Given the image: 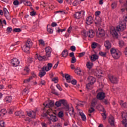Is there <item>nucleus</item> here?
<instances>
[{
	"label": "nucleus",
	"instance_id": "774afa93",
	"mask_svg": "<svg viewBox=\"0 0 127 127\" xmlns=\"http://www.w3.org/2000/svg\"><path fill=\"white\" fill-rule=\"evenodd\" d=\"M57 88L60 90V91H62V88H61V87L60 86V85L59 84H57Z\"/></svg>",
	"mask_w": 127,
	"mask_h": 127
},
{
	"label": "nucleus",
	"instance_id": "423d86ee",
	"mask_svg": "<svg viewBox=\"0 0 127 127\" xmlns=\"http://www.w3.org/2000/svg\"><path fill=\"white\" fill-rule=\"evenodd\" d=\"M82 35H83L84 37H87V36H88L90 38H93L94 36H95V33H94L93 30H88L87 32L83 31Z\"/></svg>",
	"mask_w": 127,
	"mask_h": 127
},
{
	"label": "nucleus",
	"instance_id": "f257e3e1",
	"mask_svg": "<svg viewBox=\"0 0 127 127\" xmlns=\"http://www.w3.org/2000/svg\"><path fill=\"white\" fill-rule=\"evenodd\" d=\"M46 55L45 56H38V59L39 61H42V60H47L48 58L51 56V52H52V49L50 47H48L45 48Z\"/></svg>",
	"mask_w": 127,
	"mask_h": 127
},
{
	"label": "nucleus",
	"instance_id": "a18cd8bd",
	"mask_svg": "<svg viewBox=\"0 0 127 127\" xmlns=\"http://www.w3.org/2000/svg\"><path fill=\"white\" fill-rule=\"evenodd\" d=\"M70 83H71L72 85H76L77 84V80H76V79H73L71 81L70 80Z\"/></svg>",
	"mask_w": 127,
	"mask_h": 127
},
{
	"label": "nucleus",
	"instance_id": "052dcab7",
	"mask_svg": "<svg viewBox=\"0 0 127 127\" xmlns=\"http://www.w3.org/2000/svg\"><path fill=\"white\" fill-rule=\"evenodd\" d=\"M36 14V12L34 11H33L30 12V15H31V16H34V15H35Z\"/></svg>",
	"mask_w": 127,
	"mask_h": 127
},
{
	"label": "nucleus",
	"instance_id": "a19ab883",
	"mask_svg": "<svg viewBox=\"0 0 127 127\" xmlns=\"http://www.w3.org/2000/svg\"><path fill=\"white\" fill-rule=\"evenodd\" d=\"M112 8L113 9L116 8L117 7V2H114L113 3H112Z\"/></svg>",
	"mask_w": 127,
	"mask_h": 127
},
{
	"label": "nucleus",
	"instance_id": "473e14b6",
	"mask_svg": "<svg viewBox=\"0 0 127 127\" xmlns=\"http://www.w3.org/2000/svg\"><path fill=\"white\" fill-rule=\"evenodd\" d=\"M49 25H47V30L48 31V32L50 33V34L53 33V29H52V28H49Z\"/></svg>",
	"mask_w": 127,
	"mask_h": 127
},
{
	"label": "nucleus",
	"instance_id": "9b49d317",
	"mask_svg": "<svg viewBox=\"0 0 127 127\" xmlns=\"http://www.w3.org/2000/svg\"><path fill=\"white\" fill-rule=\"evenodd\" d=\"M106 97V94L103 92H100L98 93L97 95V98L98 100H104Z\"/></svg>",
	"mask_w": 127,
	"mask_h": 127
},
{
	"label": "nucleus",
	"instance_id": "9d476101",
	"mask_svg": "<svg viewBox=\"0 0 127 127\" xmlns=\"http://www.w3.org/2000/svg\"><path fill=\"white\" fill-rule=\"evenodd\" d=\"M41 69V70H40V72L39 73V76L40 78H42V77H44V76H45L46 74V72L45 71L46 70V65L44 66Z\"/></svg>",
	"mask_w": 127,
	"mask_h": 127
},
{
	"label": "nucleus",
	"instance_id": "1a4fd4ad",
	"mask_svg": "<svg viewBox=\"0 0 127 127\" xmlns=\"http://www.w3.org/2000/svg\"><path fill=\"white\" fill-rule=\"evenodd\" d=\"M54 106V102L51 101L49 103V104H46V106H45V107L43 108V110L46 111V109H47L48 108V109H47V111L48 110H51V111H52V109H51V108Z\"/></svg>",
	"mask_w": 127,
	"mask_h": 127
},
{
	"label": "nucleus",
	"instance_id": "58836bf2",
	"mask_svg": "<svg viewBox=\"0 0 127 127\" xmlns=\"http://www.w3.org/2000/svg\"><path fill=\"white\" fill-rule=\"evenodd\" d=\"M76 61H77V60H76V58L75 57L71 58V63L74 64V63H76Z\"/></svg>",
	"mask_w": 127,
	"mask_h": 127
},
{
	"label": "nucleus",
	"instance_id": "b1692460",
	"mask_svg": "<svg viewBox=\"0 0 127 127\" xmlns=\"http://www.w3.org/2000/svg\"><path fill=\"white\" fill-rule=\"evenodd\" d=\"M64 78L66 79L67 83H71V75L68 74H66L65 75Z\"/></svg>",
	"mask_w": 127,
	"mask_h": 127
},
{
	"label": "nucleus",
	"instance_id": "864d4df0",
	"mask_svg": "<svg viewBox=\"0 0 127 127\" xmlns=\"http://www.w3.org/2000/svg\"><path fill=\"white\" fill-rule=\"evenodd\" d=\"M89 113H90V114H92V113H93V112H95V109L94 108H90L88 110Z\"/></svg>",
	"mask_w": 127,
	"mask_h": 127
},
{
	"label": "nucleus",
	"instance_id": "cd10ccee",
	"mask_svg": "<svg viewBox=\"0 0 127 127\" xmlns=\"http://www.w3.org/2000/svg\"><path fill=\"white\" fill-rule=\"evenodd\" d=\"M90 58L92 61H96V60H97V59H99V56L94 54L91 56Z\"/></svg>",
	"mask_w": 127,
	"mask_h": 127
},
{
	"label": "nucleus",
	"instance_id": "0eeeda50",
	"mask_svg": "<svg viewBox=\"0 0 127 127\" xmlns=\"http://www.w3.org/2000/svg\"><path fill=\"white\" fill-rule=\"evenodd\" d=\"M126 27V22H125V21H122L119 22V26H117L116 28L117 31H120V30L124 31Z\"/></svg>",
	"mask_w": 127,
	"mask_h": 127
},
{
	"label": "nucleus",
	"instance_id": "4d7b16f0",
	"mask_svg": "<svg viewBox=\"0 0 127 127\" xmlns=\"http://www.w3.org/2000/svg\"><path fill=\"white\" fill-rule=\"evenodd\" d=\"M103 103H104L105 105H109V104H110V102L108 101V99H104L103 100Z\"/></svg>",
	"mask_w": 127,
	"mask_h": 127
},
{
	"label": "nucleus",
	"instance_id": "a211bd4d",
	"mask_svg": "<svg viewBox=\"0 0 127 127\" xmlns=\"http://www.w3.org/2000/svg\"><path fill=\"white\" fill-rule=\"evenodd\" d=\"M94 22L96 25H100L101 23H102V18H101V17L99 16L96 17L94 21Z\"/></svg>",
	"mask_w": 127,
	"mask_h": 127
},
{
	"label": "nucleus",
	"instance_id": "5fc2aeb1",
	"mask_svg": "<svg viewBox=\"0 0 127 127\" xmlns=\"http://www.w3.org/2000/svg\"><path fill=\"white\" fill-rule=\"evenodd\" d=\"M95 107H96V103H95V102L92 103L90 105V108L94 109V108H95Z\"/></svg>",
	"mask_w": 127,
	"mask_h": 127
},
{
	"label": "nucleus",
	"instance_id": "dca6fc26",
	"mask_svg": "<svg viewBox=\"0 0 127 127\" xmlns=\"http://www.w3.org/2000/svg\"><path fill=\"white\" fill-rule=\"evenodd\" d=\"M109 123L111 127H115V118L113 116H111L109 119Z\"/></svg>",
	"mask_w": 127,
	"mask_h": 127
},
{
	"label": "nucleus",
	"instance_id": "7c9ffc66",
	"mask_svg": "<svg viewBox=\"0 0 127 127\" xmlns=\"http://www.w3.org/2000/svg\"><path fill=\"white\" fill-rule=\"evenodd\" d=\"M5 100L6 102H8V103H11L12 98H11V96H7L6 97Z\"/></svg>",
	"mask_w": 127,
	"mask_h": 127
},
{
	"label": "nucleus",
	"instance_id": "5701e85b",
	"mask_svg": "<svg viewBox=\"0 0 127 127\" xmlns=\"http://www.w3.org/2000/svg\"><path fill=\"white\" fill-rule=\"evenodd\" d=\"M3 12L6 18H8V17H9V12H8V11H7V9L5 8H3Z\"/></svg>",
	"mask_w": 127,
	"mask_h": 127
},
{
	"label": "nucleus",
	"instance_id": "6e6552de",
	"mask_svg": "<svg viewBox=\"0 0 127 127\" xmlns=\"http://www.w3.org/2000/svg\"><path fill=\"white\" fill-rule=\"evenodd\" d=\"M96 36L97 37H103L105 36V31L104 29L99 28L96 32Z\"/></svg>",
	"mask_w": 127,
	"mask_h": 127
},
{
	"label": "nucleus",
	"instance_id": "393cba45",
	"mask_svg": "<svg viewBox=\"0 0 127 127\" xmlns=\"http://www.w3.org/2000/svg\"><path fill=\"white\" fill-rule=\"evenodd\" d=\"M74 72L77 75H79L80 76H81V75H82V73H81L82 72V70H81V68H80V67H77L75 69Z\"/></svg>",
	"mask_w": 127,
	"mask_h": 127
},
{
	"label": "nucleus",
	"instance_id": "ea45409f",
	"mask_svg": "<svg viewBox=\"0 0 127 127\" xmlns=\"http://www.w3.org/2000/svg\"><path fill=\"white\" fill-rule=\"evenodd\" d=\"M52 81H53V82H55V83H58V77H56L54 78H52Z\"/></svg>",
	"mask_w": 127,
	"mask_h": 127
},
{
	"label": "nucleus",
	"instance_id": "09e8293b",
	"mask_svg": "<svg viewBox=\"0 0 127 127\" xmlns=\"http://www.w3.org/2000/svg\"><path fill=\"white\" fill-rule=\"evenodd\" d=\"M39 42L40 44H41L42 45H45V43L44 42V41H43V40L42 39L39 40Z\"/></svg>",
	"mask_w": 127,
	"mask_h": 127
},
{
	"label": "nucleus",
	"instance_id": "4be33fe9",
	"mask_svg": "<svg viewBox=\"0 0 127 127\" xmlns=\"http://www.w3.org/2000/svg\"><path fill=\"white\" fill-rule=\"evenodd\" d=\"M120 104V106H121L122 108H124V109H127V102H124L123 100H121Z\"/></svg>",
	"mask_w": 127,
	"mask_h": 127
},
{
	"label": "nucleus",
	"instance_id": "bf43d9fd",
	"mask_svg": "<svg viewBox=\"0 0 127 127\" xmlns=\"http://www.w3.org/2000/svg\"><path fill=\"white\" fill-rule=\"evenodd\" d=\"M39 85H40V86H43V85H45V81H44V80L41 81Z\"/></svg>",
	"mask_w": 127,
	"mask_h": 127
},
{
	"label": "nucleus",
	"instance_id": "c756f323",
	"mask_svg": "<svg viewBox=\"0 0 127 127\" xmlns=\"http://www.w3.org/2000/svg\"><path fill=\"white\" fill-rule=\"evenodd\" d=\"M100 47V45H99V44L95 42L93 43L91 45V47L92 49H95V48H96V47Z\"/></svg>",
	"mask_w": 127,
	"mask_h": 127
},
{
	"label": "nucleus",
	"instance_id": "6ab92c4d",
	"mask_svg": "<svg viewBox=\"0 0 127 127\" xmlns=\"http://www.w3.org/2000/svg\"><path fill=\"white\" fill-rule=\"evenodd\" d=\"M27 114L29 117H30V118H32V119H35V117L36 116V113L33 111H29L27 112Z\"/></svg>",
	"mask_w": 127,
	"mask_h": 127
},
{
	"label": "nucleus",
	"instance_id": "f704fd0d",
	"mask_svg": "<svg viewBox=\"0 0 127 127\" xmlns=\"http://www.w3.org/2000/svg\"><path fill=\"white\" fill-rule=\"evenodd\" d=\"M99 55L100 56H102V57H106L107 56V53L105 52H100L99 53Z\"/></svg>",
	"mask_w": 127,
	"mask_h": 127
},
{
	"label": "nucleus",
	"instance_id": "8fccbe9b",
	"mask_svg": "<svg viewBox=\"0 0 127 127\" xmlns=\"http://www.w3.org/2000/svg\"><path fill=\"white\" fill-rule=\"evenodd\" d=\"M72 110V111H71V110H70V108H69V110H67V111H69V114L70 115H73V114H74V109L73 108V107H71Z\"/></svg>",
	"mask_w": 127,
	"mask_h": 127
},
{
	"label": "nucleus",
	"instance_id": "603ef678",
	"mask_svg": "<svg viewBox=\"0 0 127 127\" xmlns=\"http://www.w3.org/2000/svg\"><path fill=\"white\" fill-rule=\"evenodd\" d=\"M26 3L27 4V5L28 6H32V4L31 3V2H30V1H27L26 2Z\"/></svg>",
	"mask_w": 127,
	"mask_h": 127
},
{
	"label": "nucleus",
	"instance_id": "f03ea898",
	"mask_svg": "<svg viewBox=\"0 0 127 127\" xmlns=\"http://www.w3.org/2000/svg\"><path fill=\"white\" fill-rule=\"evenodd\" d=\"M33 45V43L31 41L30 39H28L26 42L25 44L22 47V49L24 52L25 53H29V50Z\"/></svg>",
	"mask_w": 127,
	"mask_h": 127
},
{
	"label": "nucleus",
	"instance_id": "7ed1b4c3",
	"mask_svg": "<svg viewBox=\"0 0 127 127\" xmlns=\"http://www.w3.org/2000/svg\"><path fill=\"white\" fill-rule=\"evenodd\" d=\"M50 116V117H47L48 120L53 122V123H56L58 121V119L56 116H54L52 114V111L51 110H48L45 113H44V117H47Z\"/></svg>",
	"mask_w": 127,
	"mask_h": 127
},
{
	"label": "nucleus",
	"instance_id": "6e6d98bb",
	"mask_svg": "<svg viewBox=\"0 0 127 127\" xmlns=\"http://www.w3.org/2000/svg\"><path fill=\"white\" fill-rule=\"evenodd\" d=\"M85 55V52L80 53L79 54L78 57L81 58V57H83Z\"/></svg>",
	"mask_w": 127,
	"mask_h": 127
},
{
	"label": "nucleus",
	"instance_id": "a878e982",
	"mask_svg": "<svg viewBox=\"0 0 127 127\" xmlns=\"http://www.w3.org/2000/svg\"><path fill=\"white\" fill-rule=\"evenodd\" d=\"M53 64L52 63H49L47 64V66H46V71L47 72H48V71L51 70V68H52Z\"/></svg>",
	"mask_w": 127,
	"mask_h": 127
},
{
	"label": "nucleus",
	"instance_id": "de8ad7c7",
	"mask_svg": "<svg viewBox=\"0 0 127 127\" xmlns=\"http://www.w3.org/2000/svg\"><path fill=\"white\" fill-rule=\"evenodd\" d=\"M14 5H18L19 4V1H18L17 0H15L13 2Z\"/></svg>",
	"mask_w": 127,
	"mask_h": 127
},
{
	"label": "nucleus",
	"instance_id": "ddd939ff",
	"mask_svg": "<svg viewBox=\"0 0 127 127\" xmlns=\"http://www.w3.org/2000/svg\"><path fill=\"white\" fill-rule=\"evenodd\" d=\"M83 14H84V12H83V11L76 12L74 14V17H75V18H76L77 19H79L80 18H81V17H82V16H83Z\"/></svg>",
	"mask_w": 127,
	"mask_h": 127
},
{
	"label": "nucleus",
	"instance_id": "338daca9",
	"mask_svg": "<svg viewBox=\"0 0 127 127\" xmlns=\"http://www.w3.org/2000/svg\"><path fill=\"white\" fill-rule=\"evenodd\" d=\"M92 84H91V83H88L87 84H86V88L87 89H88V90L91 89V88H90V87H91Z\"/></svg>",
	"mask_w": 127,
	"mask_h": 127
},
{
	"label": "nucleus",
	"instance_id": "37998d69",
	"mask_svg": "<svg viewBox=\"0 0 127 127\" xmlns=\"http://www.w3.org/2000/svg\"><path fill=\"white\" fill-rule=\"evenodd\" d=\"M15 116H17V117H18L19 116H21L22 114H21V112L20 111H17L15 113Z\"/></svg>",
	"mask_w": 127,
	"mask_h": 127
},
{
	"label": "nucleus",
	"instance_id": "39448f33",
	"mask_svg": "<svg viewBox=\"0 0 127 127\" xmlns=\"http://www.w3.org/2000/svg\"><path fill=\"white\" fill-rule=\"evenodd\" d=\"M110 52L112 57L115 59H119V58H120L121 53L119 52V50H117L116 49L112 48L110 50Z\"/></svg>",
	"mask_w": 127,
	"mask_h": 127
},
{
	"label": "nucleus",
	"instance_id": "72a5a7b5",
	"mask_svg": "<svg viewBox=\"0 0 127 127\" xmlns=\"http://www.w3.org/2000/svg\"><path fill=\"white\" fill-rule=\"evenodd\" d=\"M51 93L52 94H54V95H56V96H59V93L58 92H56L55 89L53 88L51 91Z\"/></svg>",
	"mask_w": 127,
	"mask_h": 127
},
{
	"label": "nucleus",
	"instance_id": "4468645a",
	"mask_svg": "<svg viewBox=\"0 0 127 127\" xmlns=\"http://www.w3.org/2000/svg\"><path fill=\"white\" fill-rule=\"evenodd\" d=\"M11 63L13 67H17L19 65V61L18 59L14 58L12 60Z\"/></svg>",
	"mask_w": 127,
	"mask_h": 127
},
{
	"label": "nucleus",
	"instance_id": "c85d7f7f",
	"mask_svg": "<svg viewBox=\"0 0 127 127\" xmlns=\"http://www.w3.org/2000/svg\"><path fill=\"white\" fill-rule=\"evenodd\" d=\"M79 115L80 116V117H81V119L82 121H83L84 122H86V116H85L83 114V113L82 112H79Z\"/></svg>",
	"mask_w": 127,
	"mask_h": 127
},
{
	"label": "nucleus",
	"instance_id": "f3484780",
	"mask_svg": "<svg viewBox=\"0 0 127 127\" xmlns=\"http://www.w3.org/2000/svg\"><path fill=\"white\" fill-rule=\"evenodd\" d=\"M86 24H87L88 25L92 24V23H93V22L94 21V20L93 19V17L92 16H89L86 18Z\"/></svg>",
	"mask_w": 127,
	"mask_h": 127
},
{
	"label": "nucleus",
	"instance_id": "4c0bfd02",
	"mask_svg": "<svg viewBox=\"0 0 127 127\" xmlns=\"http://www.w3.org/2000/svg\"><path fill=\"white\" fill-rule=\"evenodd\" d=\"M21 29L20 28H14L13 30V32H20Z\"/></svg>",
	"mask_w": 127,
	"mask_h": 127
},
{
	"label": "nucleus",
	"instance_id": "bb28decb",
	"mask_svg": "<svg viewBox=\"0 0 127 127\" xmlns=\"http://www.w3.org/2000/svg\"><path fill=\"white\" fill-rule=\"evenodd\" d=\"M62 57H64V58H66L67 56H68V50H64L63 51V52L62 53Z\"/></svg>",
	"mask_w": 127,
	"mask_h": 127
},
{
	"label": "nucleus",
	"instance_id": "aec40b11",
	"mask_svg": "<svg viewBox=\"0 0 127 127\" xmlns=\"http://www.w3.org/2000/svg\"><path fill=\"white\" fill-rule=\"evenodd\" d=\"M87 79L90 84L91 85H93V84L96 82V79H95L93 76H89Z\"/></svg>",
	"mask_w": 127,
	"mask_h": 127
},
{
	"label": "nucleus",
	"instance_id": "20e7f679",
	"mask_svg": "<svg viewBox=\"0 0 127 127\" xmlns=\"http://www.w3.org/2000/svg\"><path fill=\"white\" fill-rule=\"evenodd\" d=\"M61 105H63L65 107V111H69V104L67 102V101L65 99H61L55 103V106L58 108L61 107Z\"/></svg>",
	"mask_w": 127,
	"mask_h": 127
},
{
	"label": "nucleus",
	"instance_id": "e2e57ef3",
	"mask_svg": "<svg viewBox=\"0 0 127 127\" xmlns=\"http://www.w3.org/2000/svg\"><path fill=\"white\" fill-rule=\"evenodd\" d=\"M0 126L1 127H4V122L0 121Z\"/></svg>",
	"mask_w": 127,
	"mask_h": 127
},
{
	"label": "nucleus",
	"instance_id": "680f3d73",
	"mask_svg": "<svg viewBox=\"0 0 127 127\" xmlns=\"http://www.w3.org/2000/svg\"><path fill=\"white\" fill-rule=\"evenodd\" d=\"M58 64H59V61L57 62V63L55 64L54 66H53V69H56L58 66Z\"/></svg>",
	"mask_w": 127,
	"mask_h": 127
},
{
	"label": "nucleus",
	"instance_id": "f8f14e48",
	"mask_svg": "<svg viewBox=\"0 0 127 127\" xmlns=\"http://www.w3.org/2000/svg\"><path fill=\"white\" fill-rule=\"evenodd\" d=\"M109 78L111 83H113V84H117L118 80L117 77L113 75H110L109 76Z\"/></svg>",
	"mask_w": 127,
	"mask_h": 127
},
{
	"label": "nucleus",
	"instance_id": "412c9836",
	"mask_svg": "<svg viewBox=\"0 0 127 127\" xmlns=\"http://www.w3.org/2000/svg\"><path fill=\"white\" fill-rule=\"evenodd\" d=\"M104 45L105 47L107 48V49H110V48L112 47L111 43H110V41H106L104 43Z\"/></svg>",
	"mask_w": 127,
	"mask_h": 127
},
{
	"label": "nucleus",
	"instance_id": "c9c22d12",
	"mask_svg": "<svg viewBox=\"0 0 127 127\" xmlns=\"http://www.w3.org/2000/svg\"><path fill=\"white\" fill-rule=\"evenodd\" d=\"M58 117L59 118H63V117H64V113H63V112L61 111L58 114Z\"/></svg>",
	"mask_w": 127,
	"mask_h": 127
},
{
	"label": "nucleus",
	"instance_id": "c03bdc74",
	"mask_svg": "<svg viewBox=\"0 0 127 127\" xmlns=\"http://www.w3.org/2000/svg\"><path fill=\"white\" fill-rule=\"evenodd\" d=\"M6 31L9 33H10L11 32V31H12V28L10 27H8L7 28Z\"/></svg>",
	"mask_w": 127,
	"mask_h": 127
},
{
	"label": "nucleus",
	"instance_id": "e433bc0d",
	"mask_svg": "<svg viewBox=\"0 0 127 127\" xmlns=\"http://www.w3.org/2000/svg\"><path fill=\"white\" fill-rule=\"evenodd\" d=\"M4 112H5V109L1 110L0 112V116H2V115L3 116H4L6 114V113H4Z\"/></svg>",
	"mask_w": 127,
	"mask_h": 127
},
{
	"label": "nucleus",
	"instance_id": "2f4dec72",
	"mask_svg": "<svg viewBox=\"0 0 127 127\" xmlns=\"http://www.w3.org/2000/svg\"><path fill=\"white\" fill-rule=\"evenodd\" d=\"M96 73L98 76H101L102 74H103V71L101 69H97L96 71Z\"/></svg>",
	"mask_w": 127,
	"mask_h": 127
},
{
	"label": "nucleus",
	"instance_id": "69168bd1",
	"mask_svg": "<svg viewBox=\"0 0 127 127\" xmlns=\"http://www.w3.org/2000/svg\"><path fill=\"white\" fill-rule=\"evenodd\" d=\"M29 82H30V79L28 78L24 80L23 83H29Z\"/></svg>",
	"mask_w": 127,
	"mask_h": 127
},
{
	"label": "nucleus",
	"instance_id": "79ce46f5",
	"mask_svg": "<svg viewBox=\"0 0 127 127\" xmlns=\"http://www.w3.org/2000/svg\"><path fill=\"white\" fill-rule=\"evenodd\" d=\"M70 49L71 51L74 52V51H76V47H75L74 46H72L70 47Z\"/></svg>",
	"mask_w": 127,
	"mask_h": 127
},
{
	"label": "nucleus",
	"instance_id": "13d9d810",
	"mask_svg": "<svg viewBox=\"0 0 127 127\" xmlns=\"http://www.w3.org/2000/svg\"><path fill=\"white\" fill-rule=\"evenodd\" d=\"M101 115L103 117V120H106V119H107V115H106V113H103Z\"/></svg>",
	"mask_w": 127,
	"mask_h": 127
},
{
	"label": "nucleus",
	"instance_id": "0e129e2a",
	"mask_svg": "<svg viewBox=\"0 0 127 127\" xmlns=\"http://www.w3.org/2000/svg\"><path fill=\"white\" fill-rule=\"evenodd\" d=\"M72 27L70 26L67 29L68 33H71V31H72Z\"/></svg>",
	"mask_w": 127,
	"mask_h": 127
},
{
	"label": "nucleus",
	"instance_id": "49530a36",
	"mask_svg": "<svg viewBox=\"0 0 127 127\" xmlns=\"http://www.w3.org/2000/svg\"><path fill=\"white\" fill-rule=\"evenodd\" d=\"M119 45L121 47H123V46L125 45V42H124V41H119Z\"/></svg>",
	"mask_w": 127,
	"mask_h": 127
},
{
	"label": "nucleus",
	"instance_id": "3c124183",
	"mask_svg": "<svg viewBox=\"0 0 127 127\" xmlns=\"http://www.w3.org/2000/svg\"><path fill=\"white\" fill-rule=\"evenodd\" d=\"M112 32L114 35H115L116 37L118 36V33L117 32V31H116V29H114L112 30Z\"/></svg>",
	"mask_w": 127,
	"mask_h": 127
},
{
	"label": "nucleus",
	"instance_id": "2eb2a0df",
	"mask_svg": "<svg viewBox=\"0 0 127 127\" xmlns=\"http://www.w3.org/2000/svg\"><path fill=\"white\" fill-rule=\"evenodd\" d=\"M121 116L123 119V121H122V124H125V123H127V112H123L121 113Z\"/></svg>",
	"mask_w": 127,
	"mask_h": 127
}]
</instances>
